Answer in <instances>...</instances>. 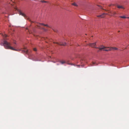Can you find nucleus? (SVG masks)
<instances>
[{
  "label": "nucleus",
  "mask_w": 129,
  "mask_h": 129,
  "mask_svg": "<svg viewBox=\"0 0 129 129\" xmlns=\"http://www.w3.org/2000/svg\"><path fill=\"white\" fill-rule=\"evenodd\" d=\"M10 43L8 42L6 40L4 41L3 45L5 48L6 49H10L13 50L17 51V50L13 47L10 46Z\"/></svg>",
  "instance_id": "f257e3e1"
},
{
  "label": "nucleus",
  "mask_w": 129,
  "mask_h": 129,
  "mask_svg": "<svg viewBox=\"0 0 129 129\" xmlns=\"http://www.w3.org/2000/svg\"><path fill=\"white\" fill-rule=\"evenodd\" d=\"M40 25H43L44 26H46L49 27H50L47 24H45L43 23H39L38 24V25H37L39 27V28L43 29L45 31L47 30L46 29L43 27H40Z\"/></svg>",
  "instance_id": "f03ea898"
},
{
  "label": "nucleus",
  "mask_w": 129,
  "mask_h": 129,
  "mask_svg": "<svg viewBox=\"0 0 129 129\" xmlns=\"http://www.w3.org/2000/svg\"><path fill=\"white\" fill-rule=\"evenodd\" d=\"M18 11L19 12V14L20 15H21L23 16L24 17V18L27 19V20H28L29 21H30L31 22H32L29 19V18L28 17L25 15L24 14L22 13L21 11L19 10H18Z\"/></svg>",
  "instance_id": "7ed1b4c3"
},
{
  "label": "nucleus",
  "mask_w": 129,
  "mask_h": 129,
  "mask_svg": "<svg viewBox=\"0 0 129 129\" xmlns=\"http://www.w3.org/2000/svg\"><path fill=\"white\" fill-rule=\"evenodd\" d=\"M109 47H105L103 45H101L100 47L96 48L99 49L100 50H101L102 49L106 48H109Z\"/></svg>",
  "instance_id": "20e7f679"
},
{
  "label": "nucleus",
  "mask_w": 129,
  "mask_h": 129,
  "mask_svg": "<svg viewBox=\"0 0 129 129\" xmlns=\"http://www.w3.org/2000/svg\"><path fill=\"white\" fill-rule=\"evenodd\" d=\"M96 45V42L92 43H89L88 45L89 46H90L92 48H96L95 47V46Z\"/></svg>",
  "instance_id": "39448f33"
},
{
  "label": "nucleus",
  "mask_w": 129,
  "mask_h": 129,
  "mask_svg": "<svg viewBox=\"0 0 129 129\" xmlns=\"http://www.w3.org/2000/svg\"><path fill=\"white\" fill-rule=\"evenodd\" d=\"M59 62L61 63L62 64H63L64 63H66L68 64H70L72 65H74V66H75V65L74 64H73L72 63H71L70 64L68 63H67L65 61H64V60L60 61Z\"/></svg>",
  "instance_id": "423d86ee"
},
{
  "label": "nucleus",
  "mask_w": 129,
  "mask_h": 129,
  "mask_svg": "<svg viewBox=\"0 0 129 129\" xmlns=\"http://www.w3.org/2000/svg\"><path fill=\"white\" fill-rule=\"evenodd\" d=\"M107 14L106 13H104L102 15H98L97 16L98 17H101L102 18L104 17Z\"/></svg>",
  "instance_id": "0eeeda50"
},
{
  "label": "nucleus",
  "mask_w": 129,
  "mask_h": 129,
  "mask_svg": "<svg viewBox=\"0 0 129 129\" xmlns=\"http://www.w3.org/2000/svg\"><path fill=\"white\" fill-rule=\"evenodd\" d=\"M57 45L58 44L64 46L66 45V43H62L60 42L59 43H58L57 42Z\"/></svg>",
  "instance_id": "6e6552de"
},
{
  "label": "nucleus",
  "mask_w": 129,
  "mask_h": 129,
  "mask_svg": "<svg viewBox=\"0 0 129 129\" xmlns=\"http://www.w3.org/2000/svg\"><path fill=\"white\" fill-rule=\"evenodd\" d=\"M110 13L113 15V16H114L117 14L116 13L115 11H110Z\"/></svg>",
  "instance_id": "1a4fd4ad"
},
{
  "label": "nucleus",
  "mask_w": 129,
  "mask_h": 129,
  "mask_svg": "<svg viewBox=\"0 0 129 129\" xmlns=\"http://www.w3.org/2000/svg\"><path fill=\"white\" fill-rule=\"evenodd\" d=\"M117 7L119 9L121 8L122 9H124V8L121 6H120L119 5H117Z\"/></svg>",
  "instance_id": "9d476101"
},
{
  "label": "nucleus",
  "mask_w": 129,
  "mask_h": 129,
  "mask_svg": "<svg viewBox=\"0 0 129 129\" xmlns=\"http://www.w3.org/2000/svg\"><path fill=\"white\" fill-rule=\"evenodd\" d=\"M103 50L105 51H108L111 50V48H109L108 49H104Z\"/></svg>",
  "instance_id": "9b49d317"
},
{
  "label": "nucleus",
  "mask_w": 129,
  "mask_h": 129,
  "mask_svg": "<svg viewBox=\"0 0 129 129\" xmlns=\"http://www.w3.org/2000/svg\"><path fill=\"white\" fill-rule=\"evenodd\" d=\"M111 48V50L112 49L114 50H117V49H118L116 47H112L111 48Z\"/></svg>",
  "instance_id": "f8f14e48"
},
{
  "label": "nucleus",
  "mask_w": 129,
  "mask_h": 129,
  "mask_svg": "<svg viewBox=\"0 0 129 129\" xmlns=\"http://www.w3.org/2000/svg\"><path fill=\"white\" fill-rule=\"evenodd\" d=\"M22 52H24L26 54H27L28 53V50H23L22 51Z\"/></svg>",
  "instance_id": "ddd939ff"
},
{
  "label": "nucleus",
  "mask_w": 129,
  "mask_h": 129,
  "mask_svg": "<svg viewBox=\"0 0 129 129\" xmlns=\"http://www.w3.org/2000/svg\"><path fill=\"white\" fill-rule=\"evenodd\" d=\"M72 5L74 6H77L78 5H77L76 4V3H73L72 4Z\"/></svg>",
  "instance_id": "4468645a"
},
{
  "label": "nucleus",
  "mask_w": 129,
  "mask_h": 129,
  "mask_svg": "<svg viewBox=\"0 0 129 129\" xmlns=\"http://www.w3.org/2000/svg\"><path fill=\"white\" fill-rule=\"evenodd\" d=\"M26 29H28V31L30 34L32 33H33V32L31 30H29L27 28H26Z\"/></svg>",
  "instance_id": "2eb2a0df"
},
{
  "label": "nucleus",
  "mask_w": 129,
  "mask_h": 129,
  "mask_svg": "<svg viewBox=\"0 0 129 129\" xmlns=\"http://www.w3.org/2000/svg\"><path fill=\"white\" fill-rule=\"evenodd\" d=\"M119 17L121 18H126V17H125V16H120Z\"/></svg>",
  "instance_id": "dca6fc26"
},
{
  "label": "nucleus",
  "mask_w": 129,
  "mask_h": 129,
  "mask_svg": "<svg viewBox=\"0 0 129 129\" xmlns=\"http://www.w3.org/2000/svg\"><path fill=\"white\" fill-rule=\"evenodd\" d=\"M40 1L41 2H42V3H46L47 2L45 1H43V0H41V1Z\"/></svg>",
  "instance_id": "f3484780"
},
{
  "label": "nucleus",
  "mask_w": 129,
  "mask_h": 129,
  "mask_svg": "<svg viewBox=\"0 0 129 129\" xmlns=\"http://www.w3.org/2000/svg\"><path fill=\"white\" fill-rule=\"evenodd\" d=\"M34 50L35 51H36L37 50L36 48H34Z\"/></svg>",
  "instance_id": "a211bd4d"
},
{
  "label": "nucleus",
  "mask_w": 129,
  "mask_h": 129,
  "mask_svg": "<svg viewBox=\"0 0 129 129\" xmlns=\"http://www.w3.org/2000/svg\"><path fill=\"white\" fill-rule=\"evenodd\" d=\"M95 62H92V64L91 65V66H93L95 64Z\"/></svg>",
  "instance_id": "6ab92c4d"
},
{
  "label": "nucleus",
  "mask_w": 129,
  "mask_h": 129,
  "mask_svg": "<svg viewBox=\"0 0 129 129\" xmlns=\"http://www.w3.org/2000/svg\"><path fill=\"white\" fill-rule=\"evenodd\" d=\"M7 36L6 35H5L3 36V37H7Z\"/></svg>",
  "instance_id": "aec40b11"
},
{
  "label": "nucleus",
  "mask_w": 129,
  "mask_h": 129,
  "mask_svg": "<svg viewBox=\"0 0 129 129\" xmlns=\"http://www.w3.org/2000/svg\"><path fill=\"white\" fill-rule=\"evenodd\" d=\"M47 38H43V39H44V40H46V39H47Z\"/></svg>",
  "instance_id": "412c9836"
},
{
  "label": "nucleus",
  "mask_w": 129,
  "mask_h": 129,
  "mask_svg": "<svg viewBox=\"0 0 129 129\" xmlns=\"http://www.w3.org/2000/svg\"><path fill=\"white\" fill-rule=\"evenodd\" d=\"M111 5H111H111H109V6H111Z\"/></svg>",
  "instance_id": "4be33fe9"
},
{
  "label": "nucleus",
  "mask_w": 129,
  "mask_h": 129,
  "mask_svg": "<svg viewBox=\"0 0 129 129\" xmlns=\"http://www.w3.org/2000/svg\"><path fill=\"white\" fill-rule=\"evenodd\" d=\"M80 65H77V66H78V67H79L80 66Z\"/></svg>",
  "instance_id": "5701e85b"
},
{
  "label": "nucleus",
  "mask_w": 129,
  "mask_h": 129,
  "mask_svg": "<svg viewBox=\"0 0 129 129\" xmlns=\"http://www.w3.org/2000/svg\"><path fill=\"white\" fill-rule=\"evenodd\" d=\"M100 6V7L101 8V6Z\"/></svg>",
  "instance_id": "b1692460"
},
{
  "label": "nucleus",
  "mask_w": 129,
  "mask_h": 129,
  "mask_svg": "<svg viewBox=\"0 0 129 129\" xmlns=\"http://www.w3.org/2000/svg\"><path fill=\"white\" fill-rule=\"evenodd\" d=\"M118 32H120V31H118Z\"/></svg>",
  "instance_id": "393cba45"
},
{
  "label": "nucleus",
  "mask_w": 129,
  "mask_h": 129,
  "mask_svg": "<svg viewBox=\"0 0 129 129\" xmlns=\"http://www.w3.org/2000/svg\"><path fill=\"white\" fill-rule=\"evenodd\" d=\"M105 11H107L108 10H105Z\"/></svg>",
  "instance_id": "a878e982"
},
{
  "label": "nucleus",
  "mask_w": 129,
  "mask_h": 129,
  "mask_svg": "<svg viewBox=\"0 0 129 129\" xmlns=\"http://www.w3.org/2000/svg\"><path fill=\"white\" fill-rule=\"evenodd\" d=\"M99 51H100V50H98V52H99Z\"/></svg>",
  "instance_id": "bb28decb"
},
{
  "label": "nucleus",
  "mask_w": 129,
  "mask_h": 129,
  "mask_svg": "<svg viewBox=\"0 0 129 129\" xmlns=\"http://www.w3.org/2000/svg\"><path fill=\"white\" fill-rule=\"evenodd\" d=\"M14 47H15V45H14Z\"/></svg>",
  "instance_id": "cd10ccee"
},
{
  "label": "nucleus",
  "mask_w": 129,
  "mask_h": 129,
  "mask_svg": "<svg viewBox=\"0 0 129 129\" xmlns=\"http://www.w3.org/2000/svg\"><path fill=\"white\" fill-rule=\"evenodd\" d=\"M127 18H129V17H128Z\"/></svg>",
  "instance_id": "c85d7f7f"
}]
</instances>
